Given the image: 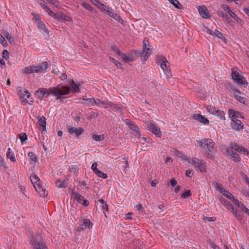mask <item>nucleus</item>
I'll return each instance as SVG.
<instances>
[{
	"label": "nucleus",
	"instance_id": "nucleus-48",
	"mask_svg": "<svg viewBox=\"0 0 249 249\" xmlns=\"http://www.w3.org/2000/svg\"><path fill=\"white\" fill-rule=\"evenodd\" d=\"M81 5L85 7L86 9L91 11L92 10V8L91 6L88 3H86L85 2H82L81 3Z\"/></svg>",
	"mask_w": 249,
	"mask_h": 249
},
{
	"label": "nucleus",
	"instance_id": "nucleus-53",
	"mask_svg": "<svg viewBox=\"0 0 249 249\" xmlns=\"http://www.w3.org/2000/svg\"><path fill=\"white\" fill-rule=\"evenodd\" d=\"M113 12V10L108 6L107 9H106V11H105L104 13L110 17V15H112Z\"/></svg>",
	"mask_w": 249,
	"mask_h": 249
},
{
	"label": "nucleus",
	"instance_id": "nucleus-42",
	"mask_svg": "<svg viewBox=\"0 0 249 249\" xmlns=\"http://www.w3.org/2000/svg\"><path fill=\"white\" fill-rule=\"evenodd\" d=\"M235 205H237V206L241 208L245 213H248L249 215V210L244 206L243 203H234Z\"/></svg>",
	"mask_w": 249,
	"mask_h": 249
},
{
	"label": "nucleus",
	"instance_id": "nucleus-18",
	"mask_svg": "<svg viewBox=\"0 0 249 249\" xmlns=\"http://www.w3.org/2000/svg\"><path fill=\"white\" fill-rule=\"evenodd\" d=\"M125 122L129 125V127L131 130L135 131L138 135L140 134V129L137 125L129 119H126Z\"/></svg>",
	"mask_w": 249,
	"mask_h": 249
},
{
	"label": "nucleus",
	"instance_id": "nucleus-41",
	"mask_svg": "<svg viewBox=\"0 0 249 249\" xmlns=\"http://www.w3.org/2000/svg\"><path fill=\"white\" fill-rule=\"evenodd\" d=\"M45 11L51 17L56 18L57 14L54 13L49 7H46Z\"/></svg>",
	"mask_w": 249,
	"mask_h": 249
},
{
	"label": "nucleus",
	"instance_id": "nucleus-58",
	"mask_svg": "<svg viewBox=\"0 0 249 249\" xmlns=\"http://www.w3.org/2000/svg\"><path fill=\"white\" fill-rule=\"evenodd\" d=\"M222 8L227 12L229 13L231 10L229 6L224 4L222 6Z\"/></svg>",
	"mask_w": 249,
	"mask_h": 249
},
{
	"label": "nucleus",
	"instance_id": "nucleus-43",
	"mask_svg": "<svg viewBox=\"0 0 249 249\" xmlns=\"http://www.w3.org/2000/svg\"><path fill=\"white\" fill-rule=\"evenodd\" d=\"M19 137L22 144H23L27 139V136L26 134V133H24L20 134L19 135Z\"/></svg>",
	"mask_w": 249,
	"mask_h": 249
},
{
	"label": "nucleus",
	"instance_id": "nucleus-38",
	"mask_svg": "<svg viewBox=\"0 0 249 249\" xmlns=\"http://www.w3.org/2000/svg\"><path fill=\"white\" fill-rule=\"evenodd\" d=\"M23 72L26 74H30L32 73H35L34 67L33 66H29L26 67L23 70Z\"/></svg>",
	"mask_w": 249,
	"mask_h": 249
},
{
	"label": "nucleus",
	"instance_id": "nucleus-63",
	"mask_svg": "<svg viewBox=\"0 0 249 249\" xmlns=\"http://www.w3.org/2000/svg\"><path fill=\"white\" fill-rule=\"evenodd\" d=\"M32 15L34 16V18L37 20V21H39V20H41L39 16L35 13H32Z\"/></svg>",
	"mask_w": 249,
	"mask_h": 249
},
{
	"label": "nucleus",
	"instance_id": "nucleus-52",
	"mask_svg": "<svg viewBox=\"0 0 249 249\" xmlns=\"http://www.w3.org/2000/svg\"><path fill=\"white\" fill-rule=\"evenodd\" d=\"M97 166L98 164L96 162H94L91 165V168L95 174L96 173L97 171H99V170L97 169Z\"/></svg>",
	"mask_w": 249,
	"mask_h": 249
},
{
	"label": "nucleus",
	"instance_id": "nucleus-37",
	"mask_svg": "<svg viewBox=\"0 0 249 249\" xmlns=\"http://www.w3.org/2000/svg\"><path fill=\"white\" fill-rule=\"evenodd\" d=\"M207 111L212 114L214 115V113L217 111L216 110H218L217 108H216L215 107H213L211 105H208L206 107Z\"/></svg>",
	"mask_w": 249,
	"mask_h": 249
},
{
	"label": "nucleus",
	"instance_id": "nucleus-27",
	"mask_svg": "<svg viewBox=\"0 0 249 249\" xmlns=\"http://www.w3.org/2000/svg\"><path fill=\"white\" fill-rule=\"evenodd\" d=\"M119 55L120 56L121 58L126 63L132 62L134 60L133 58L130 57L129 56L122 52H121Z\"/></svg>",
	"mask_w": 249,
	"mask_h": 249
},
{
	"label": "nucleus",
	"instance_id": "nucleus-12",
	"mask_svg": "<svg viewBox=\"0 0 249 249\" xmlns=\"http://www.w3.org/2000/svg\"><path fill=\"white\" fill-rule=\"evenodd\" d=\"M147 44H148V41L144 39L143 41V50L141 53V57L144 60H146L151 54V51L149 47H148Z\"/></svg>",
	"mask_w": 249,
	"mask_h": 249
},
{
	"label": "nucleus",
	"instance_id": "nucleus-40",
	"mask_svg": "<svg viewBox=\"0 0 249 249\" xmlns=\"http://www.w3.org/2000/svg\"><path fill=\"white\" fill-rule=\"evenodd\" d=\"M37 26L41 30L48 33V31L47 29H46L45 25L41 20L37 21Z\"/></svg>",
	"mask_w": 249,
	"mask_h": 249
},
{
	"label": "nucleus",
	"instance_id": "nucleus-3",
	"mask_svg": "<svg viewBox=\"0 0 249 249\" xmlns=\"http://www.w3.org/2000/svg\"><path fill=\"white\" fill-rule=\"evenodd\" d=\"M227 150L235 162H238L240 160V157L237 152L245 155L249 154V152L247 149L236 143L231 144V146L227 147Z\"/></svg>",
	"mask_w": 249,
	"mask_h": 249
},
{
	"label": "nucleus",
	"instance_id": "nucleus-8",
	"mask_svg": "<svg viewBox=\"0 0 249 249\" xmlns=\"http://www.w3.org/2000/svg\"><path fill=\"white\" fill-rule=\"evenodd\" d=\"M213 184L215 190L217 192L222 194L225 197H227L232 202H236V201H238V200L235 198L234 195L228 191L226 190L222 184L218 183H215Z\"/></svg>",
	"mask_w": 249,
	"mask_h": 249
},
{
	"label": "nucleus",
	"instance_id": "nucleus-44",
	"mask_svg": "<svg viewBox=\"0 0 249 249\" xmlns=\"http://www.w3.org/2000/svg\"><path fill=\"white\" fill-rule=\"evenodd\" d=\"M95 174L98 177H100V178H102L104 179H106L107 178V174H105V173H103L102 171L99 170V171H96V173H95Z\"/></svg>",
	"mask_w": 249,
	"mask_h": 249
},
{
	"label": "nucleus",
	"instance_id": "nucleus-36",
	"mask_svg": "<svg viewBox=\"0 0 249 249\" xmlns=\"http://www.w3.org/2000/svg\"><path fill=\"white\" fill-rule=\"evenodd\" d=\"M110 17L113 18L121 23H123L124 22L123 19L120 17V16L117 15L116 13H114V11L113 12L112 15H110Z\"/></svg>",
	"mask_w": 249,
	"mask_h": 249
},
{
	"label": "nucleus",
	"instance_id": "nucleus-49",
	"mask_svg": "<svg viewBox=\"0 0 249 249\" xmlns=\"http://www.w3.org/2000/svg\"><path fill=\"white\" fill-rule=\"evenodd\" d=\"M214 36L222 39H225V38L223 37L222 34L217 30H215Z\"/></svg>",
	"mask_w": 249,
	"mask_h": 249
},
{
	"label": "nucleus",
	"instance_id": "nucleus-16",
	"mask_svg": "<svg viewBox=\"0 0 249 249\" xmlns=\"http://www.w3.org/2000/svg\"><path fill=\"white\" fill-rule=\"evenodd\" d=\"M34 70L35 73H41L44 72L48 67V63L45 61L42 62L41 64L34 66Z\"/></svg>",
	"mask_w": 249,
	"mask_h": 249
},
{
	"label": "nucleus",
	"instance_id": "nucleus-59",
	"mask_svg": "<svg viewBox=\"0 0 249 249\" xmlns=\"http://www.w3.org/2000/svg\"><path fill=\"white\" fill-rule=\"evenodd\" d=\"M90 1L96 7H98L99 5L101 3L100 1L97 0H90Z\"/></svg>",
	"mask_w": 249,
	"mask_h": 249
},
{
	"label": "nucleus",
	"instance_id": "nucleus-33",
	"mask_svg": "<svg viewBox=\"0 0 249 249\" xmlns=\"http://www.w3.org/2000/svg\"><path fill=\"white\" fill-rule=\"evenodd\" d=\"M4 36L8 40L10 43L14 42V39L11 35L7 31H4L3 32Z\"/></svg>",
	"mask_w": 249,
	"mask_h": 249
},
{
	"label": "nucleus",
	"instance_id": "nucleus-26",
	"mask_svg": "<svg viewBox=\"0 0 249 249\" xmlns=\"http://www.w3.org/2000/svg\"><path fill=\"white\" fill-rule=\"evenodd\" d=\"M96 99L93 98H89L87 99H83L82 102L84 104H87L89 106L95 105Z\"/></svg>",
	"mask_w": 249,
	"mask_h": 249
},
{
	"label": "nucleus",
	"instance_id": "nucleus-13",
	"mask_svg": "<svg viewBox=\"0 0 249 249\" xmlns=\"http://www.w3.org/2000/svg\"><path fill=\"white\" fill-rule=\"evenodd\" d=\"M225 206L231 212H232L236 218L239 220H241L243 218L242 212L238 211L233 206L232 203H224Z\"/></svg>",
	"mask_w": 249,
	"mask_h": 249
},
{
	"label": "nucleus",
	"instance_id": "nucleus-51",
	"mask_svg": "<svg viewBox=\"0 0 249 249\" xmlns=\"http://www.w3.org/2000/svg\"><path fill=\"white\" fill-rule=\"evenodd\" d=\"M107 6H106L103 3H101L99 6H98V8H99L102 12H105V11H106V9H107Z\"/></svg>",
	"mask_w": 249,
	"mask_h": 249
},
{
	"label": "nucleus",
	"instance_id": "nucleus-28",
	"mask_svg": "<svg viewBox=\"0 0 249 249\" xmlns=\"http://www.w3.org/2000/svg\"><path fill=\"white\" fill-rule=\"evenodd\" d=\"M240 95L241 92L240 91H238V94L235 93L234 95H233V96L235 98L236 100L238 101L239 102L245 104L246 100V98L241 96Z\"/></svg>",
	"mask_w": 249,
	"mask_h": 249
},
{
	"label": "nucleus",
	"instance_id": "nucleus-47",
	"mask_svg": "<svg viewBox=\"0 0 249 249\" xmlns=\"http://www.w3.org/2000/svg\"><path fill=\"white\" fill-rule=\"evenodd\" d=\"M0 43L5 47L8 45L7 42L2 35L0 34Z\"/></svg>",
	"mask_w": 249,
	"mask_h": 249
},
{
	"label": "nucleus",
	"instance_id": "nucleus-15",
	"mask_svg": "<svg viewBox=\"0 0 249 249\" xmlns=\"http://www.w3.org/2000/svg\"><path fill=\"white\" fill-rule=\"evenodd\" d=\"M20 97L24 99L25 102L29 105H32L34 102L33 98L31 97L30 93L26 89L21 91Z\"/></svg>",
	"mask_w": 249,
	"mask_h": 249
},
{
	"label": "nucleus",
	"instance_id": "nucleus-61",
	"mask_svg": "<svg viewBox=\"0 0 249 249\" xmlns=\"http://www.w3.org/2000/svg\"><path fill=\"white\" fill-rule=\"evenodd\" d=\"M193 174V171L192 170H187L186 171V175L187 177H190Z\"/></svg>",
	"mask_w": 249,
	"mask_h": 249
},
{
	"label": "nucleus",
	"instance_id": "nucleus-14",
	"mask_svg": "<svg viewBox=\"0 0 249 249\" xmlns=\"http://www.w3.org/2000/svg\"><path fill=\"white\" fill-rule=\"evenodd\" d=\"M68 132L71 135H74L77 138L79 137L84 132V130L82 127H69Z\"/></svg>",
	"mask_w": 249,
	"mask_h": 249
},
{
	"label": "nucleus",
	"instance_id": "nucleus-54",
	"mask_svg": "<svg viewBox=\"0 0 249 249\" xmlns=\"http://www.w3.org/2000/svg\"><path fill=\"white\" fill-rule=\"evenodd\" d=\"M111 50L114 52L115 53H116L117 54H119L121 52L120 51H119L118 50V49L117 48V47L115 46V45H113L111 47Z\"/></svg>",
	"mask_w": 249,
	"mask_h": 249
},
{
	"label": "nucleus",
	"instance_id": "nucleus-64",
	"mask_svg": "<svg viewBox=\"0 0 249 249\" xmlns=\"http://www.w3.org/2000/svg\"><path fill=\"white\" fill-rule=\"evenodd\" d=\"M228 13L231 16V17L233 18L236 17V16H237L235 14V13L234 12H233L231 10Z\"/></svg>",
	"mask_w": 249,
	"mask_h": 249
},
{
	"label": "nucleus",
	"instance_id": "nucleus-9",
	"mask_svg": "<svg viewBox=\"0 0 249 249\" xmlns=\"http://www.w3.org/2000/svg\"><path fill=\"white\" fill-rule=\"evenodd\" d=\"M147 129L154 133L157 137L160 138L162 133L160 129L156 123L153 121H146L144 122Z\"/></svg>",
	"mask_w": 249,
	"mask_h": 249
},
{
	"label": "nucleus",
	"instance_id": "nucleus-50",
	"mask_svg": "<svg viewBox=\"0 0 249 249\" xmlns=\"http://www.w3.org/2000/svg\"><path fill=\"white\" fill-rule=\"evenodd\" d=\"M203 219L204 220L205 222H207L210 221H214L216 220V218L215 217L204 216Z\"/></svg>",
	"mask_w": 249,
	"mask_h": 249
},
{
	"label": "nucleus",
	"instance_id": "nucleus-5",
	"mask_svg": "<svg viewBox=\"0 0 249 249\" xmlns=\"http://www.w3.org/2000/svg\"><path fill=\"white\" fill-rule=\"evenodd\" d=\"M197 144L203 148L206 154L210 155V153H214L215 151L214 143L211 139H203L196 141Z\"/></svg>",
	"mask_w": 249,
	"mask_h": 249
},
{
	"label": "nucleus",
	"instance_id": "nucleus-46",
	"mask_svg": "<svg viewBox=\"0 0 249 249\" xmlns=\"http://www.w3.org/2000/svg\"><path fill=\"white\" fill-rule=\"evenodd\" d=\"M71 86L74 91L78 92L79 91L78 85H77L73 80H71Z\"/></svg>",
	"mask_w": 249,
	"mask_h": 249
},
{
	"label": "nucleus",
	"instance_id": "nucleus-1",
	"mask_svg": "<svg viewBox=\"0 0 249 249\" xmlns=\"http://www.w3.org/2000/svg\"><path fill=\"white\" fill-rule=\"evenodd\" d=\"M228 115L231 119V126L233 130L239 131L243 129L244 124L239 120L244 118L242 113L232 109H229Z\"/></svg>",
	"mask_w": 249,
	"mask_h": 249
},
{
	"label": "nucleus",
	"instance_id": "nucleus-55",
	"mask_svg": "<svg viewBox=\"0 0 249 249\" xmlns=\"http://www.w3.org/2000/svg\"><path fill=\"white\" fill-rule=\"evenodd\" d=\"M39 3L40 5L44 9V10H45L46 7H48L45 4V1L43 0H40L39 1Z\"/></svg>",
	"mask_w": 249,
	"mask_h": 249
},
{
	"label": "nucleus",
	"instance_id": "nucleus-19",
	"mask_svg": "<svg viewBox=\"0 0 249 249\" xmlns=\"http://www.w3.org/2000/svg\"><path fill=\"white\" fill-rule=\"evenodd\" d=\"M199 13L200 16L204 18H207L210 17V14H209L208 10L206 6H199L198 8Z\"/></svg>",
	"mask_w": 249,
	"mask_h": 249
},
{
	"label": "nucleus",
	"instance_id": "nucleus-39",
	"mask_svg": "<svg viewBox=\"0 0 249 249\" xmlns=\"http://www.w3.org/2000/svg\"><path fill=\"white\" fill-rule=\"evenodd\" d=\"M56 185L58 188H65L67 186V182L66 180H57L56 181Z\"/></svg>",
	"mask_w": 249,
	"mask_h": 249
},
{
	"label": "nucleus",
	"instance_id": "nucleus-57",
	"mask_svg": "<svg viewBox=\"0 0 249 249\" xmlns=\"http://www.w3.org/2000/svg\"><path fill=\"white\" fill-rule=\"evenodd\" d=\"M50 95H52L51 92V88L49 89H46V92H45L44 94V97L47 98Z\"/></svg>",
	"mask_w": 249,
	"mask_h": 249
},
{
	"label": "nucleus",
	"instance_id": "nucleus-32",
	"mask_svg": "<svg viewBox=\"0 0 249 249\" xmlns=\"http://www.w3.org/2000/svg\"><path fill=\"white\" fill-rule=\"evenodd\" d=\"M46 92V89L40 88L36 91V94L39 98H43L44 97L45 92Z\"/></svg>",
	"mask_w": 249,
	"mask_h": 249
},
{
	"label": "nucleus",
	"instance_id": "nucleus-29",
	"mask_svg": "<svg viewBox=\"0 0 249 249\" xmlns=\"http://www.w3.org/2000/svg\"><path fill=\"white\" fill-rule=\"evenodd\" d=\"M78 189L81 190H88L89 189V184L84 180H82L79 182Z\"/></svg>",
	"mask_w": 249,
	"mask_h": 249
},
{
	"label": "nucleus",
	"instance_id": "nucleus-60",
	"mask_svg": "<svg viewBox=\"0 0 249 249\" xmlns=\"http://www.w3.org/2000/svg\"><path fill=\"white\" fill-rule=\"evenodd\" d=\"M170 184L172 187H174L177 184V181L175 178H172L170 181Z\"/></svg>",
	"mask_w": 249,
	"mask_h": 249
},
{
	"label": "nucleus",
	"instance_id": "nucleus-2",
	"mask_svg": "<svg viewBox=\"0 0 249 249\" xmlns=\"http://www.w3.org/2000/svg\"><path fill=\"white\" fill-rule=\"evenodd\" d=\"M71 90L69 86L59 84L56 87L51 88V92L52 95L57 100H62L66 98L65 96L68 95Z\"/></svg>",
	"mask_w": 249,
	"mask_h": 249
},
{
	"label": "nucleus",
	"instance_id": "nucleus-30",
	"mask_svg": "<svg viewBox=\"0 0 249 249\" xmlns=\"http://www.w3.org/2000/svg\"><path fill=\"white\" fill-rule=\"evenodd\" d=\"M92 137L93 139L96 142L102 141L105 139V136L104 134L96 135L95 134H93Z\"/></svg>",
	"mask_w": 249,
	"mask_h": 249
},
{
	"label": "nucleus",
	"instance_id": "nucleus-56",
	"mask_svg": "<svg viewBox=\"0 0 249 249\" xmlns=\"http://www.w3.org/2000/svg\"><path fill=\"white\" fill-rule=\"evenodd\" d=\"M228 2H231V1H234L236 4L240 5L242 3V0H227Z\"/></svg>",
	"mask_w": 249,
	"mask_h": 249
},
{
	"label": "nucleus",
	"instance_id": "nucleus-24",
	"mask_svg": "<svg viewBox=\"0 0 249 249\" xmlns=\"http://www.w3.org/2000/svg\"><path fill=\"white\" fill-rule=\"evenodd\" d=\"M7 153L6 154V157L8 159H10V160L12 162H16V159L14 153L12 151L11 148L9 147L7 149Z\"/></svg>",
	"mask_w": 249,
	"mask_h": 249
},
{
	"label": "nucleus",
	"instance_id": "nucleus-21",
	"mask_svg": "<svg viewBox=\"0 0 249 249\" xmlns=\"http://www.w3.org/2000/svg\"><path fill=\"white\" fill-rule=\"evenodd\" d=\"M71 198L73 199V201H76L77 202H87L86 200L84 199V197L79 194L72 191L71 194Z\"/></svg>",
	"mask_w": 249,
	"mask_h": 249
},
{
	"label": "nucleus",
	"instance_id": "nucleus-31",
	"mask_svg": "<svg viewBox=\"0 0 249 249\" xmlns=\"http://www.w3.org/2000/svg\"><path fill=\"white\" fill-rule=\"evenodd\" d=\"M227 89L229 90V91L231 92V94L234 95L235 93L238 94V90H237L236 88L232 85L230 84L228 87Z\"/></svg>",
	"mask_w": 249,
	"mask_h": 249
},
{
	"label": "nucleus",
	"instance_id": "nucleus-25",
	"mask_svg": "<svg viewBox=\"0 0 249 249\" xmlns=\"http://www.w3.org/2000/svg\"><path fill=\"white\" fill-rule=\"evenodd\" d=\"M38 125L41 127V129L43 131L46 130V122L44 117L40 118L37 122Z\"/></svg>",
	"mask_w": 249,
	"mask_h": 249
},
{
	"label": "nucleus",
	"instance_id": "nucleus-35",
	"mask_svg": "<svg viewBox=\"0 0 249 249\" xmlns=\"http://www.w3.org/2000/svg\"><path fill=\"white\" fill-rule=\"evenodd\" d=\"M28 156L29 157L30 160L34 163H36V162L37 161L36 156L33 152H29L28 153Z\"/></svg>",
	"mask_w": 249,
	"mask_h": 249
},
{
	"label": "nucleus",
	"instance_id": "nucleus-62",
	"mask_svg": "<svg viewBox=\"0 0 249 249\" xmlns=\"http://www.w3.org/2000/svg\"><path fill=\"white\" fill-rule=\"evenodd\" d=\"M102 208L103 210H106L107 212L108 211V206L107 204V203H102Z\"/></svg>",
	"mask_w": 249,
	"mask_h": 249
},
{
	"label": "nucleus",
	"instance_id": "nucleus-22",
	"mask_svg": "<svg viewBox=\"0 0 249 249\" xmlns=\"http://www.w3.org/2000/svg\"><path fill=\"white\" fill-rule=\"evenodd\" d=\"M55 19H57L60 21H72V18L69 16H67L65 14L60 13L57 14L56 17Z\"/></svg>",
	"mask_w": 249,
	"mask_h": 249
},
{
	"label": "nucleus",
	"instance_id": "nucleus-34",
	"mask_svg": "<svg viewBox=\"0 0 249 249\" xmlns=\"http://www.w3.org/2000/svg\"><path fill=\"white\" fill-rule=\"evenodd\" d=\"M217 111L214 113V115L218 116L219 118H220L221 120L223 121H225L226 118L224 116L225 113L223 111H221L218 109V110H216Z\"/></svg>",
	"mask_w": 249,
	"mask_h": 249
},
{
	"label": "nucleus",
	"instance_id": "nucleus-6",
	"mask_svg": "<svg viewBox=\"0 0 249 249\" xmlns=\"http://www.w3.org/2000/svg\"><path fill=\"white\" fill-rule=\"evenodd\" d=\"M185 160L188 163L194 165L196 170L201 172V173H205L207 171L206 169V163L202 160H199L196 158H185Z\"/></svg>",
	"mask_w": 249,
	"mask_h": 249
},
{
	"label": "nucleus",
	"instance_id": "nucleus-11",
	"mask_svg": "<svg viewBox=\"0 0 249 249\" xmlns=\"http://www.w3.org/2000/svg\"><path fill=\"white\" fill-rule=\"evenodd\" d=\"M31 243L34 248V249H48L45 244L43 243L39 234L31 239Z\"/></svg>",
	"mask_w": 249,
	"mask_h": 249
},
{
	"label": "nucleus",
	"instance_id": "nucleus-20",
	"mask_svg": "<svg viewBox=\"0 0 249 249\" xmlns=\"http://www.w3.org/2000/svg\"><path fill=\"white\" fill-rule=\"evenodd\" d=\"M95 105L99 107L107 108L112 106V103L108 101H102L99 99H96Z\"/></svg>",
	"mask_w": 249,
	"mask_h": 249
},
{
	"label": "nucleus",
	"instance_id": "nucleus-10",
	"mask_svg": "<svg viewBox=\"0 0 249 249\" xmlns=\"http://www.w3.org/2000/svg\"><path fill=\"white\" fill-rule=\"evenodd\" d=\"M232 78L233 80L237 84L244 85L247 84V80L239 72V71L236 67H233L232 69L231 72Z\"/></svg>",
	"mask_w": 249,
	"mask_h": 249
},
{
	"label": "nucleus",
	"instance_id": "nucleus-45",
	"mask_svg": "<svg viewBox=\"0 0 249 249\" xmlns=\"http://www.w3.org/2000/svg\"><path fill=\"white\" fill-rule=\"evenodd\" d=\"M192 195L191 192L190 190L184 191L181 195L182 198H187L191 196Z\"/></svg>",
	"mask_w": 249,
	"mask_h": 249
},
{
	"label": "nucleus",
	"instance_id": "nucleus-17",
	"mask_svg": "<svg viewBox=\"0 0 249 249\" xmlns=\"http://www.w3.org/2000/svg\"><path fill=\"white\" fill-rule=\"evenodd\" d=\"M193 118L196 121H197L198 122L205 125L209 124L210 122L209 120L200 114L194 115Z\"/></svg>",
	"mask_w": 249,
	"mask_h": 249
},
{
	"label": "nucleus",
	"instance_id": "nucleus-23",
	"mask_svg": "<svg viewBox=\"0 0 249 249\" xmlns=\"http://www.w3.org/2000/svg\"><path fill=\"white\" fill-rule=\"evenodd\" d=\"M91 225L92 223L89 220H84L83 223L77 228V231H81L86 229L87 227L89 228L90 226Z\"/></svg>",
	"mask_w": 249,
	"mask_h": 249
},
{
	"label": "nucleus",
	"instance_id": "nucleus-7",
	"mask_svg": "<svg viewBox=\"0 0 249 249\" xmlns=\"http://www.w3.org/2000/svg\"><path fill=\"white\" fill-rule=\"evenodd\" d=\"M157 63L163 71L166 78H169L172 77V75L168 65L169 63L164 56H159L157 57Z\"/></svg>",
	"mask_w": 249,
	"mask_h": 249
},
{
	"label": "nucleus",
	"instance_id": "nucleus-4",
	"mask_svg": "<svg viewBox=\"0 0 249 249\" xmlns=\"http://www.w3.org/2000/svg\"><path fill=\"white\" fill-rule=\"evenodd\" d=\"M30 179L35 189L40 196L45 197L47 196V192L45 189L42 187L40 185V180L36 175L32 174L30 176Z\"/></svg>",
	"mask_w": 249,
	"mask_h": 249
}]
</instances>
